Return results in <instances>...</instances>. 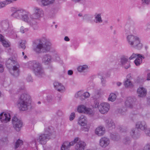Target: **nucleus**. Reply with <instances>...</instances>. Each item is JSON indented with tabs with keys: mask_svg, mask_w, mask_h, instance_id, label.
I'll return each mask as SVG.
<instances>
[{
	"mask_svg": "<svg viewBox=\"0 0 150 150\" xmlns=\"http://www.w3.org/2000/svg\"><path fill=\"white\" fill-rule=\"evenodd\" d=\"M33 14L29 15L30 20H29L28 24L34 30H37L38 28L39 22L43 16L44 12L42 8L37 6L33 8Z\"/></svg>",
	"mask_w": 150,
	"mask_h": 150,
	"instance_id": "nucleus-1",
	"label": "nucleus"
},
{
	"mask_svg": "<svg viewBox=\"0 0 150 150\" xmlns=\"http://www.w3.org/2000/svg\"><path fill=\"white\" fill-rule=\"evenodd\" d=\"M26 90L23 85L19 89L18 93H23L18 101L17 106L20 110L25 111L27 110L28 106V101L30 98L29 95L25 92Z\"/></svg>",
	"mask_w": 150,
	"mask_h": 150,
	"instance_id": "nucleus-2",
	"label": "nucleus"
},
{
	"mask_svg": "<svg viewBox=\"0 0 150 150\" xmlns=\"http://www.w3.org/2000/svg\"><path fill=\"white\" fill-rule=\"evenodd\" d=\"M51 43L47 39L43 37L41 39L34 41L33 45V50L37 53H40L42 49L43 52L49 51Z\"/></svg>",
	"mask_w": 150,
	"mask_h": 150,
	"instance_id": "nucleus-3",
	"label": "nucleus"
},
{
	"mask_svg": "<svg viewBox=\"0 0 150 150\" xmlns=\"http://www.w3.org/2000/svg\"><path fill=\"white\" fill-rule=\"evenodd\" d=\"M0 26L2 31L13 38L17 37L15 28L8 19L4 20L0 22Z\"/></svg>",
	"mask_w": 150,
	"mask_h": 150,
	"instance_id": "nucleus-4",
	"label": "nucleus"
},
{
	"mask_svg": "<svg viewBox=\"0 0 150 150\" xmlns=\"http://www.w3.org/2000/svg\"><path fill=\"white\" fill-rule=\"evenodd\" d=\"M28 67L33 70L36 75L41 77L45 75L41 64L36 61H30L27 63Z\"/></svg>",
	"mask_w": 150,
	"mask_h": 150,
	"instance_id": "nucleus-5",
	"label": "nucleus"
},
{
	"mask_svg": "<svg viewBox=\"0 0 150 150\" xmlns=\"http://www.w3.org/2000/svg\"><path fill=\"white\" fill-rule=\"evenodd\" d=\"M127 41L131 47L135 49L140 50L142 47V44L141 43L140 40L137 36L129 35L127 37Z\"/></svg>",
	"mask_w": 150,
	"mask_h": 150,
	"instance_id": "nucleus-6",
	"label": "nucleus"
},
{
	"mask_svg": "<svg viewBox=\"0 0 150 150\" xmlns=\"http://www.w3.org/2000/svg\"><path fill=\"white\" fill-rule=\"evenodd\" d=\"M51 134L50 127H48L45 128L44 133L39 134L36 139H35L34 142L35 144L38 142L41 144H45L47 142V139L50 138Z\"/></svg>",
	"mask_w": 150,
	"mask_h": 150,
	"instance_id": "nucleus-7",
	"label": "nucleus"
},
{
	"mask_svg": "<svg viewBox=\"0 0 150 150\" xmlns=\"http://www.w3.org/2000/svg\"><path fill=\"white\" fill-rule=\"evenodd\" d=\"M28 13H27L25 10L23 9L16 10L11 15V16L17 19L21 20L28 24L29 19Z\"/></svg>",
	"mask_w": 150,
	"mask_h": 150,
	"instance_id": "nucleus-8",
	"label": "nucleus"
},
{
	"mask_svg": "<svg viewBox=\"0 0 150 150\" xmlns=\"http://www.w3.org/2000/svg\"><path fill=\"white\" fill-rule=\"evenodd\" d=\"M87 121L86 117L83 115H81L78 120V123L82 126L81 127L82 131L84 132H88L90 127V125L87 124Z\"/></svg>",
	"mask_w": 150,
	"mask_h": 150,
	"instance_id": "nucleus-9",
	"label": "nucleus"
},
{
	"mask_svg": "<svg viewBox=\"0 0 150 150\" xmlns=\"http://www.w3.org/2000/svg\"><path fill=\"white\" fill-rule=\"evenodd\" d=\"M138 104V102L137 101L136 99L134 97H128L125 102L126 106L131 108H138L137 105Z\"/></svg>",
	"mask_w": 150,
	"mask_h": 150,
	"instance_id": "nucleus-10",
	"label": "nucleus"
},
{
	"mask_svg": "<svg viewBox=\"0 0 150 150\" xmlns=\"http://www.w3.org/2000/svg\"><path fill=\"white\" fill-rule=\"evenodd\" d=\"M20 66L17 61L13 65L12 69L10 71V73L15 77L18 76L20 73Z\"/></svg>",
	"mask_w": 150,
	"mask_h": 150,
	"instance_id": "nucleus-11",
	"label": "nucleus"
},
{
	"mask_svg": "<svg viewBox=\"0 0 150 150\" xmlns=\"http://www.w3.org/2000/svg\"><path fill=\"white\" fill-rule=\"evenodd\" d=\"M12 122L15 129L18 131H20L23 125L21 121L18 119L16 117L14 116L12 119Z\"/></svg>",
	"mask_w": 150,
	"mask_h": 150,
	"instance_id": "nucleus-12",
	"label": "nucleus"
},
{
	"mask_svg": "<svg viewBox=\"0 0 150 150\" xmlns=\"http://www.w3.org/2000/svg\"><path fill=\"white\" fill-rule=\"evenodd\" d=\"M78 111L80 113H86L89 115H93L94 112L90 108H87L83 105H79L77 108Z\"/></svg>",
	"mask_w": 150,
	"mask_h": 150,
	"instance_id": "nucleus-13",
	"label": "nucleus"
},
{
	"mask_svg": "<svg viewBox=\"0 0 150 150\" xmlns=\"http://www.w3.org/2000/svg\"><path fill=\"white\" fill-rule=\"evenodd\" d=\"M110 107L109 103H103L99 105L98 109L101 113L105 114L109 111Z\"/></svg>",
	"mask_w": 150,
	"mask_h": 150,
	"instance_id": "nucleus-14",
	"label": "nucleus"
},
{
	"mask_svg": "<svg viewBox=\"0 0 150 150\" xmlns=\"http://www.w3.org/2000/svg\"><path fill=\"white\" fill-rule=\"evenodd\" d=\"M128 59V57L126 56H122L120 59L121 64L126 69L129 68L130 66Z\"/></svg>",
	"mask_w": 150,
	"mask_h": 150,
	"instance_id": "nucleus-15",
	"label": "nucleus"
},
{
	"mask_svg": "<svg viewBox=\"0 0 150 150\" xmlns=\"http://www.w3.org/2000/svg\"><path fill=\"white\" fill-rule=\"evenodd\" d=\"M0 119L2 122L4 123L7 122L10 120V115L9 113L2 112L0 114Z\"/></svg>",
	"mask_w": 150,
	"mask_h": 150,
	"instance_id": "nucleus-16",
	"label": "nucleus"
},
{
	"mask_svg": "<svg viewBox=\"0 0 150 150\" xmlns=\"http://www.w3.org/2000/svg\"><path fill=\"white\" fill-rule=\"evenodd\" d=\"M100 146L103 148H105L110 144V140L109 138L105 137H102L100 140Z\"/></svg>",
	"mask_w": 150,
	"mask_h": 150,
	"instance_id": "nucleus-17",
	"label": "nucleus"
},
{
	"mask_svg": "<svg viewBox=\"0 0 150 150\" xmlns=\"http://www.w3.org/2000/svg\"><path fill=\"white\" fill-rule=\"evenodd\" d=\"M136 128L144 131L147 129V125L144 121H140L137 122L136 124Z\"/></svg>",
	"mask_w": 150,
	"mask_h": 150,
	"instance_id": "nucleus-18",
	"label": "nucleus"
},
{
	"mask_svg": "<svg viewBox=\"0 0 150 150\" xmlns=\"http://www.w3.org/2000/svg\"><path fill=\"white\" fill-rule=\"evenodd\" d=\"M86 146V143L83 141L79 140L75 146L76 150H84Z\"/></svg>",
	"mask_w": 150,
	"mask_h": 150,
	"instance_id": "nucleus-19",
	"label": "nucleus"
},
{
	"mask_svg": "<svg viewBox=\"0 0 150 150\" xmlns=\"http://www.w3.org/2000/svg\"><path fill=\"white\" fill-rule=\"evenodd\" d=\"M130 134L132 138L134 139L139 138L140 136V132L136 128L132 129L130 132Z\"/></svg>",
	"mask_w": 150,
	"mask_h": 150,
	"instance_id": "nucleus-20",
	"label": "nucleus"
},
{
	"mask_svg": "<svg viewBox=\"0 0 150 150\" xmlns=\"http://www.w3.org/2000/svg\"><path fill=\"white\" fill-rule=\"evenodd\" d=\"M105 126L109 130H112L115 129V126L114 122L111 120H107L106 121Z\"/></svg>",
	"mask_w": 150,
	"mask_h": 150,
	"instance_id": "nucleus-21",
	"label": "nucleus"
},
{
	"mask_svg": "<svg viewBox=\"0 0 150 150\" xmlns=\"http://www.w3.org/2000/svg\"><path fill=\"white\" fill-rule=\"evenodd\" d=\"M54 86L55 88L58 91L61 92L64 91L65 88L61 83L58 82H55L54 83Z\"/></svg>",
	"mask_w": 150,
	"mask_h": 150,
	"instance_id": "nucleus-22",
	"label": "nucleus"
},
{
	"mask_svg": "<svg viewBox=\"0 0 150 150\" xmlns=\"http://www.w3.org/2000/svg\"><path fill=\"white\" fill-rule=\"evenodd\" d=\"M137 92L139 96L142 97L146 95L147 90L146 88L143 87H141L138 89Z\"/></svg>",
	"mask_w": 150,
	"mask_h": 150,
	"instance_id": "nucleus-23",
	"label": "nucleus"
},
{
	"mask_svg": "<svg viewBox=\"0 0 150 150\" xmlns=\"http://www.w3.org/2000/svg\"><path fill=\"white\" fill-rule=\"evenodd\" d=\"M52 59L51 56L48 54H46L43 57L42 61L45 64H48L51 62Z\"/></svg>",
	"mask_w": 150,
	"mask_h": 150,
	"instance_id": "nucleus-24",
	"label": "nucleus"
},
{
	"mask_svg": "<svg viewBox=\"0 0 150 150\" xmlns=\"http://www.w3.org/2000/svg\"><path fill=\"white\" fill-rule=\"evenodd\" d=\"M105 128L102 126L97 127L95 130V133L98 136H101L103 135L105 133Z\"/></svg>",
	"mask_w": 150,
	"mask_h": 150,
	"instance_id": "nucleus-25",
	"label": "nucleus"
},
{
	"mask_svg": "<svg viewBox=\"0 0 150 150\" xmlns=\"http://www.w3.org/2000/svg\"><path fill=\"white\" fill-rule=\"evenodd\" d=\"M17 62L16 58H13V57L10 58L6 61V65L7 67H9L11 66H13Z\"/></svg>",
	"mask_w": 150,
	"mask_h": 150,
	"instance_id": "nucleus-26",
	"label": "nucleus"
},
{
	"mask_svg": "<svg viewBox=\"0 0 150 150\" xmlns=\"http://www.w3.org/2000/svg\"><path fill=\"white\" fill-rule=\"evenodd\" d=\"M94 22L96 23H102L103 20L102 19L100 13H96L94 15Z\"/></svg>",
	"mask_w": 150,
	"mask_h": 150,
	"instance_id": "nucleus-27",
	"label": "nucleus"
},
{
	"mask_svg": "<svg viewBox=\"0 0 150 150\" xmlns=\"http://www.w3.org/2000/svg\"><path fill=\"white\" fill-rule=\"evenodd\" d=\"M77 69L79 72H86L88 71V67L86 65H83L79 66L77 68Z\"/></svg>",
	"mask_w": 150,
	"mask_h": 150,
	"instance_id": "nucleus-28",
	"label": "nucleus"
},
{
	"mask_svg": "<svg viewBox=\"0 0 150 150\" xmlns=\"http://www.w3.org/2000/svg\"><path fill=\"white\" fill-rule=\"evenodd\" d=\"M79 138L78 137L76 138L74 140L70 142H64V144L66 146H67L69 148L71 146H73L75 143L76 144L77 142L79 141Z\"/></svg>",
	"mask_w": 150,
	"mask_h": 150,
	"instance_id": "nucleus-29",
	"label": "nucleus"
},
{
	"mask_svg": "<svg viewBox=\"0 0 150 150\" xmlns=\"http://www.w3.org/2000/svg\"><path fill=\"white\" fill-rule=\"evenodd\" d=\"M54 0H41L42 4L44 6H48L54 3Z\"/></svg>",
	"mask_w": 150,
	"mask_h": 150,
	"instance_id": "nucleus-30",
	"label": "nucleus"
},
{
	"mask_svg": "<svg viewBox=\"0 0 150 150\" xmlns=\"http://www.w3.org/2000/svg\"><path fill=\"white\" fill-rule=\"evenodd\" d=\"M136 57H142L143 58V59H144L145 58V57L142 54L133 53L129 57V59L130 60H132L134 59Z\"/></svg>",
	"mask_w": 150,
	"mask_h": 150,
	"instance_id": "nucleus-31",
	"label": "nucleus"
},
{
	"mask_svg": "<svg viewBox=\"0 0 150 150\" xmlns=\"http://www.w3.org/2000/svg\"><path fill=\"white\" fill-rule=\"evenodd\" d=\"M142 59L143 58L142 57L137 58L134 61V63L135 65L137 66H139L142 62Z\"/></svg>",
	"mask_w": 150,
	"mask_h": 150,
	"instance_id": "nucleus-32",
	"label": "nucleus"
},
{
	"mask_svg": "<svg viewBox=\"0 0 150 150\" xmlns=\"http://www.w3.org/2000/svg\"><path fill=\"white\" fill-rule=\"evenodd\" d=\"M124 85L126 88H132L133 85L129 80H126L125 82Z\"/></svg>",
	"mask_w": 150,
	"mask_h": 150,
	"instance_id": "nucleus-33",
	"label": "nucleus"
},
{
	"mask_svg": "<svg viewBox=\"0 0 150 150\" xmlns=\"http://www.w3.org/2000/svg\"><path fill=\"white\" fill-rule=\"evenodd\" d=\"M116 98V96L115 94L113 93H112L109 96L108 100L109 101L113 102L115 100Z\"/></svg>",
	"mask_w": 150,
	"mask_h": 150,
	"instance_id": "nucleus-34",
	"label": "nucleus"
},
{
	"mask_svg": "<svg viewBox=\"0 0 150 150\" xmlns=\"http://www.w3.org/2000/svg\"><path fill=\"white\" fill-rule=\"evenodd\" d=\"M47 100L48 102L52 104L54 103L55 102V100L53 99L52 96L50 95L48 96L47 97Z\"/></svg>",
	"mask_w": 150,
	"mask_h": 150,
	"instance_id": "nucleus-35",
	"label": "nucleus"
},
{
	"mask_svg": "<svg viewBox=\"0 0 150 150\" xmlns=\"http://www.w3.org/2000/svg\"><path fill=\"white\" fill-rule=\"evenodd\" d=\"M23 144V141L20 139H18L16 142L15 145V149H17Z\"/></svg>",
	"mask_w": 150,
	"mask_h": 150,
	"instance_id": "nucleus-36",
	"label": "nucleus"
},
{
	"mask_svg": "<svg viewBox=\"0 0 150 150\" xmlns=\"http://www.w3.org/2000/svg\"><path fill=\"white\" fill-rule=\"evenodd\" d=\"M26 41L25 40L22 41L20 43L19 47L22 48L23 49H25L26 48L25 46Z\"/></svg>",
	"mask_w": 150,
	"mask_h": 150,
	"instance_id": "nucleus-37",
	"label": "nucleus"
},
{
	"mask_svg": "<svg viewBox=\"0 0 150 150\" xmlns=\"http://www.w3.org/2000/svg\"><path fill=\"white\" fill-rule=\"evenodd\" d=\"M82 91H80L78 92L75 95L76 98L79 97L82 100Z\"/></svg>",
	"mask_w": 150,
	"mask_h": 150,
	"instance_id": "nucleus-38",
	"label": "nucleus"
},
{
	"mask_svg": "<svg viewBox=\"0 0 150 150\" xmlns=\"http://www.w3.org/2000/svg\"><path fill=\"white\" fill-rule=\"evenodd\" d=\"M123 142L126 145L129 144L131 143V140L129 137H127L124 139Z\"/></svg>",
	"mask_w": 150,
	"mask_h": 150,
	"instance_id": "nucleus-39",
	"label": "nucleus"
},
{
	"mask_svg": "<svg viewBox=\"0 0 150 150\" xmlns=\"http://www.w3.org/2000/svg\"><path fill=\"white\" fill-rule=\"evenodd\" d=\"M82 100H83L85 98H88L90 96V94L88 92H85L83 93L82 91Z\"/></svg>",
	"mask_w": 150,
	"mask_h": 150,
	"instance_id": "nucleus-40",
	"label": "nucleus"
},
{
	"mask_svg": "<svg viewBox=\"0 0 150 150\" xmlns=\"http://www.w3.org/2000/svg\"><path fill=\"white\" fill-rule=\"evenodd\" d=\"M17 0H4L3 1L4 3L6 6V5L11 3Z\"/></svg>",
	"mask_w": 150,
	"mask_h": 150,
	"instance_id": "nucleus-41",
	"label": "nucleus"
},
{
	"mask_svg": "<svg viewBox=\"0 0 150 150\" xmlns=\"http://www.w3.org/2000/svg\"><path fill=\"white\" fill-rule=\"evenodd\" d=\"M143 5H149L150 4V0H141Z\"/></svg>",
	"mask_w": 150,
	"mask_h": 150,
	"instance_id": "nucleus-42",
	"label": "nucleus"
},
{
	"mask_svg": "<svg viewBox=\"0 0 150 150\" xmlns=\"http://www.w3.org/2000/svg\"><path fill=\"white\" fill-rule=\"evenodd\" d=\"M28 29L27 28H25L23 26H22L21 27L20 31L22 33H23L28 31Z\"/></svg>",
	"mask_w": 150,
	"mask_h": 150,
	"instance_id": "nucleus-43",
	"label": "nucleus"
},
{
	"mask_svg": "<svg viewBox=\"0 0 150 150\" xmlns=\"http://www.w3.org/2000/svg\"><path fill=\"white\" fill-rule=\"evenodd\" d=\"M75 117V114L74 112H72L70 115L69 119L70 121L73 120Z\"/></svg>",
	"mask_w": 150,
	"mask_h": 150,
	"instance_id": "nucleus-44",
	"label": "nucleus"
},
{
	"mask_svg": "<svg viewBox=\"0 0 150 150\" xmlns=\"http://www.w3.org/2000/svg\"><path fill=\"white\" fill-rule=\"evenodd\" d=\"M3 45V46L6 47H8L10 45L5 40L1 42Z\"/></svg>",
	"mask_w": 150,
	"mask_h": 150,
	"instance_id": "nucleus-45",
	"label": "nucleus"
},
{
	"mask_svg": "<svg viewBox=\"0 0 150 150\" xmlns=\"http://www.w3.org/2000/svg\"><path fill=\"white\" fill-rule=\"evenodd\" d=\"M144 147L145 150H150V143L146 144Z\"/></svg>",
	"mask_w": 150,
	"mask_h": 150,
	"instance_id": "nucleus-46",
	"label": "nucleus"
},
{
	"mask_svg": "<svg viewBox=\"0 0 150 150\" xmlns=\"http://www.w3.org/2000/svg\"><path fill=\"white\" fill-rule=\"evenodd\" d=\"M69 147L67 146H66L64 144V142L62 145L61 147V150H68Z\"/></svg>",
	"mask_w": 150,
	"mask_h": 150,
	"instance_id": "nucleus-47",
	"label": "nucleus"
},
{
	"mask_svg": "<svg viewBox=\"0 0 150 150\" xmlns=\"http://www.w3.org/2000/svg\"><path fill=\"white\" fill-rule=\"evenodd\" d=\"M100 79L101 80V83L102 86H105L106 83V81L105 80V78H104L102 77H100Z\"/></svg>",
	"mask_w": 150,
	"mask_h": 150,
	"instance_id": "nucleus-48",
	"label": "nucleus"
},
{
	"mask_svg": "<svg viewBox=\"0 0 150 150\" xmlns=\"http://www.w3.org/2000/svg\"><path fill=\"white\" fill-rule=\"evenodd\" d=\"M27 81L28 82H32L33 81V80L30 75H28L26 78Z\"/></svg>",
	"mask_w": 150,
	"mask_h": 150,
	"instance_id": "nucleus-49",
	"label": "nucleus"
},
{
	"mask_svg": "<svg viewBox=\"0 0 150 150\" xmlns=\"http://www.w3.org/2000/svg\"><path fill=\"white\" fill-rule=\"evenodd\" d=\"M120 131L122 132H126L127 131V129L125 127H120Z\"/></svg>",
	"mask_w": 150,
	"mask_h": 150,
	"instance_id": "nucleus-50",
	"label": "nucleus"
},
{
	"mask_svg": "<svg viewBox=\"0 0 150 150\" xmlns=\"http://www.w3.org/2000/svg\"><path fill=\"white\" fill-rule=\"evenodd\" d=\"M110 137L112 139L114 140L117 141L118 140L117 139V136L116 135H114L113 134H111Z\"/></svg>",
	"mask_w": 150,
	"mask_h": 150,
	"instance_id": "nucleus-51",
	"label": "nucleus"
},
{
	"mask_svg": "<svg viewBox=\"0 0 150 150\" xmlns=\"http://www.w3.org/2000/svg\"><path fill=\"white\" fill-rule=\"evenodd\" d=\"M144 132L147 135L150 136V128L147 129Z\"/></svg>",
	"mask_w": 150,
	"mask_h": 150,
	"instance_id": "nucleus-52",
	"label": "nucleus"
},
{
	"mask_svg": "<svg viewBox=\"0 0 150 150\" xmlns=\"http://www.w3.org/2000/svg\"><path fill=\"white\" fill-rule=\"evenodd\" d=\"M99 105V103L98 102H95L94 103L93 108H98Z\"/></svg>",
	"mask_w": 150,
	"mask_h": 150,
	"instance_id": "nucleus-53",
	"label": "nucleus"
},
{
	"mask_svg": "<svg viewBox=\"0 0 150 150\" xmlns=\"http://www.w3.org/2000/svg\"><path fill=\"white\" fill-rule=\"evenodd\" d=\"M62 100V98L61 96H58L55 97V100L57 101H59Z\"/></svg>",
	"mask_w": 150,
	"mask_h": 150,
	"instance_id": "nucleus-54",
	"label": "nucleus"
},
{
	"mask_svg": "<svg viewBox=\"0 0 150 150\" xmlns=\"http://www.w3.org/2000/svg\"><path fill=\"white\" fill-rule=\"evenodd\" d=\"M54 60L55 61H57L59 62H60V58L58 55H57L55 57V58L54 59Z\"/></svg>",
	"mask_w": 150,
	"mask_h": 150,
	"instance_id": "nucleus-55",
	"label": "nucleus"
},
{
	"mask_svg": "<svg viewBox=\"0 0 150 150\" xmlns=\"http://www.w3.org/2000/svg\"><path fill=\"white\" fill-rule=\"evenodd\" d=\"M5 5L3 1H0V9L5 7Z\"/></svg>",
	"mask_w": 150,
	"mask_h": 150,
	"instance_id": "nucleus-56",
	"label": "nucleus"
},
{
	"mask_svg": "<svg viewBox=\"0 0 150 150\" xmlns=\"http://www.w3.org/2000/svg\"><path fill=\"white\" fill-rule=\"evenodd\" d=\"M57 114L59 116H60L62 115V111L60 110H58L57 112Z\"/></svg>",
	"mask_w": 150,
	"mask_h": 150,
	"instance_id": "nucleus-57",
	"label": "nucleus"
},
{
	"mask_svg": "<svg viewBox=\"0 0 150 150\" xmlns=\"http://www.w3.org/2000/svg\"><path fill=\"white\" fill-rule=\"evenodd\" d=\"M3 66L0 64V72H2L4 71Z\"/></svg>",
	"mask_w": 150,
	"mask_h": 150,
	"instance_id": "nucleus-58",
	"label": "nucleus"
},
{
	"mask_svg": "<svg viewBox=\"0 0 150 150\" xmlns=\"http://www.w3.org/2000/svg\"><path fill=\"white\" fill-rule=\"evenodd\" d=\"M72 1L76 3L79 2L80 1L81 2H83L85 0H72Z\"/></svg>",
	"mask_w": 150,
	"mask_h": 150,
	"instance_id": "nucleus-59",
	"label": "nucleus"
},
{
	"mask_svg": "<svg viewBox=\"0 0 150 150\" xmlns=\"http://www.w3.org/2000/svg\"><path fill=\"white\" fill-rule=\"evenodd\" d=\"M73 74V71L71 70H69L68 71V74L69 75H71Z\"/></svg>",
	"mask_w": 150,
	"mask_h": 150,
	"instance_id": "nucleus-60",
	"label": "nucleus"
},
{
	"mask_svg": "<svg viewBox=\"0 0 150 150\" xmlns=\"http://www.w3.org/2000/svg\"><path fill=\"white\" fill-rule=\"evenodd\" d=\"M131 78V76L130 74H128L126 76V80H130Z\"/></svg>",
	"mask_w": 150,
	"mask_h": 150,
	"instance_id": "nucleus-61",
	"label": "nucleus"
},
{
	"mask_svg": "<svg viewBox=\"0 0 150 150\" xmlns=\"http://www.w3.org/2000/svg\"><path fill=\"white\" fill-rule=\"evenodd\" d=\"M4 36L1 34H0V41L2 42L4 40Z\"/></svg>",
	"mask_w": 150,
	"mask_h": 150,
	"instance_id": "nucleus-62",
	"label": "nucleus"
},
{
	"mask_svg": "<svg viewBox=\"0 0 150 150\" xmlns=\"http://www.w3.org/2000/svg\"><path fill=\"white\" fill-rule=\"evenodd\" d=\"M147 80H150V71L147 74V77L146 79Z\"/></svg>",
	"mask_w": 150,
	"mask_h": 150,
	"instance_id": "nucleus-63",
	"label": "nucleus"
},
{
	"mask_svg": "<svg viewBox=\"0 0 150 150\" xmlns=\"http://www.w3.org/2000/svg\"><path fill=\"white\" fill-rule=\"evenodd\" d=\"M64 40L66 41H69L70 39L67 36H65L64 38Z\"/></svg>",
	"mask_w": 150,
	"mask_h": 150,
	"instance_id": "nucleus-64",
	"label": "nucleus"
}]
</instances>
